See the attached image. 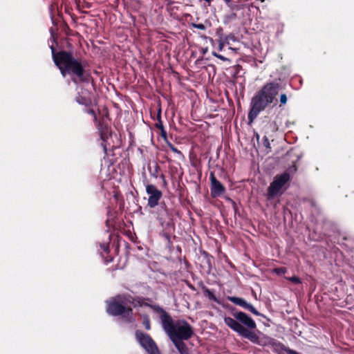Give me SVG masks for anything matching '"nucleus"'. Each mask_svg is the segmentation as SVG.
<instances>
[{
    "label": "nucleus",
    "mask_w": 354,
    "mask_h": 354,
    "mask_svg": "<svg viewBox=\"0 0 354 354\" xmlns=\"http://www.w3.org/2000/svg\"><path fill=\"white\" fill-rule=\"evenodd\" d=\"M287 96L285 93H282L280 95V105L279 106H283L287 103Z\"/></svg>",
    "instance_id": "a211bd4d"
},
{
    "label": "nucleus",
    "mask_w": 354,
    "mask_h": 354,
    "mask_svg": "<svg viewBox=\"0 0 354 354\" xmlns=\"http://www.w3.org/2000/svg\"><path fill=\"white\" fill-rule=\"evenodd\" d=\"M263 145H264L267 149H270V144L269 140H268V138H267V136H264V137L263 138Z\"/></svg>",
    "instance_id": "aec40b11"
},
{
    "label": "nucleus",
    "mask_w": 354,
    "mask_h": 354,
    "mask_svg": "<svg viewBox=\"0 0 354 354\" xmlns=\"http://www.w3.org/2000/svg\"><path fill=\"white\" fill-rule=\"evenodd\" d=\"M242 338L248 339L251 342L260 344V345H266L267 344L270 342V340L268 339H265L264 337H260L259 335H263V333H239Z\"/></svg>",
    "instance_id": "f8f14e48"
},
{
    "label": "nucleus",
    "mask_w": 354,
    "mask_h": 354,
    "mask_svg": "<svg viewBox=\"0 0 354 354\" xmlns=\"http://www.w3.org/2000/svg\"><path fill=\"white\" fill-rule=\"evenodd\" d=\"M136 339L149 354H160L156 343L147 334L136 333Z\"/></svg>",
    "instance_id": "423d86ee"
},
{
    "label": "nucleus",
    "mask_w": 354,
    "mask_h": 354,
    "mask_svg": "<svg viewBox=\"0 0 354 354\" xmlns=\"http://www.w3.org/2000/svg\"><path fill=\"white\" fill-rule=\"evenodd\" d=\"M107 312L113 316L121 315L127 320H129L132 315L131 308L125 307L117 301H113L108 304Z\"/></svg>",
    "instance_id": "39448f33"
},
{
    "label": "nucleus",
    "mask_w": 354,
    "mask_h": 354,
    "mask_svg": "<svg viewBox=\"0 0 354 354\" xmlns=\"http://www.w3.org/2000/svg\"><path fill=\"white\" fill-rule=\"evenodd\" d=\"M146 192L149 196L148 206L151 208L157 206L158 201L162 198V192L158 189L155 185L149 184L146 185Z\"/></svg>",
    "instance_id": "6e6552de"
},
{
    "label": "nucleus",
    "mask_w": 354,
    "mask_h": 354,
    "mask_svg": "<svg viewBox=\"0 0 354 354\" xmlns=\"http://www.w3.org/2000/svg\"><path fill=\"white\" fill-rule=\"evenodd\" d=\"M212 55H213V56H214V57H217V56H218V55H220V54H218V53H216V52H212Z\"/></svg>",
    "instance_id": "bb28decb"
},
{
    "label": "nucleus",
    "mask_w": 354,
    "mask_h": 354,
    "mask_svg": "<svg viewBox=\"0 0 354 354\" xmlns=\"http://www.w3.org/2000/svg\"><path fill=\"white\" fill-rule=\"evenodd\" d=\"M223 47H224V44L223 42H220V44H219V50H222Z\"/></svg>",
    "instance_id": "393cba45"
},
{
    "label": "nucleus",
    "mask_w": 354,
    "mask_h": 354,
    "mask_svg": "<svg viewBox=\"0 0 354 354\" xmlns=\"http://www.w3.org/2000/svg\"><path fill=\"white\" fill-rule=\"evenodd\" d=\"M193 26L199 30H205V26L203 24H193Z\"/></svg>",
    "instance_id": "412c9836"
},
{
    "label": "nucleus",
    "mask_w": 354,
    "mask_h": 354,
    "mask_svg": "<svg viewBox=\"0 0 354 354\" xmlns=\"http://www.w3.org/2000/svg\"><path fill=\"white\" fill-rule=\"evenodd\" d=\"M227 3H229L230 0H224Z\"/></svg>",
    "instance_id": "c85d7f7f"
},
{
    "label": "nucleus",
    "mask_w": 354,
    "mask_h": 354,
    "mask_svg": "<svg viewBox=\"0 0 354 354\" xmlns=\"http://www.w3.org/2000/svg\"><path fill=\"white\" fill-rule=\"evenodd\" d=\"M204 293H205V296H207L209 298V300L218 303L217 298L215 297L214 293L210 290L206 288L204 290Z\"/></svg>",
    "instance_id": "4468645a"
},
{
    "label": "nucleus",
    "mask_w": 354,
    "mask_h": 354,
    "mask_svg": "<svg viewBox=\"0 0 354 354\" xmlns=\"http://www.w3.org/2000/svg\"><path fill=\"white\" fill-rule=\"evenodd\" d=\"M160 315L162 326L165 332H192L191 326L184 320H174L158 305L149 306Z\"/></svg>",
    "instance_id": "7ed1b4c3"
},
{
    "label": "nucleus",
    "mask_w": 354,
    "mask_h": 354,
    "mask_svg": "<svg viewBox=\"0 0 354 354\" xmlns=\"http://www.w3.org/2000/svg\"><path fill=\"white\" fill-rule=\"evenodd\" d=\"M88 113L89 114H91V115H93L94 116V121H95V123H97V117H96V115H95V114L94 111H93V110H92V109H90V110H88Z\"/></svg>",
    "instance_id": "5701e85b"
},
{
    "label": "nucleus",
    "mask_w": 354,
    "mask_h": 354,
    "mask_svg": "<svg viewBox=\"0 0 354 354\" xmlns=\"http://www.w3.org/2000/svg\"><path fill=\"white\" fill-rule=\"evenodd\" d=\"M73 81L74 82H77V81H76V79H75V78H73Z\"/></svg>",
    "instance_id": "c756f323"
},
{
    "label": "nucleus",
    "mask_w": 354,
    "mask_h": 354,
    "mask_svg": "<svg viewBox=\"0 0 354 354\" xmlns=\"http://www.w3.org/2000/svg\"><path fill=\"white\" fill-rule=\"evenodd\" d=\"M280 85L272 82L266 84L252 98L248 120L252 122L269 104L274 102L279 93Z\"/></svg>",
    "instance_id": "f257e3e1"
},
{
    "label": "nucleus",
    "mask_w": 354,
    "mask_h": 354,
    "mask_svg": "<svg viewBox=\"0 0 354 354\" xmlns=\"http://www.w3.org/2000/svg\"><path fill=\"white\" fill-rule=\"evenodd\" d=\"M256 136H257V140H258L259 139V134H258V133H257Z\"/></svg>",
    "instance_id": "cd10ccee"
},
{
    "label": "nucleus",
    "mask_w": 354,
    "mask_h": 354,
    "mask_svg": "<svg viewBox=\"0 0 354 354\" xmlns=\"http://www.w3.org/2000/svg\"><path fill=\"white\" fill-rule=\"evenodd\" d=\"M211 194L213 197L220 196L225 192L224 186L216 178L213 172L210 173Z\"/></svg>",
    "instance_id": "1a4fd4ad"
},
{
    "label": "nucleus",
    "mask_w": 354,
    "mask_h": 354,
    "mask_svg": "<svg viewBox=\"0 0 354 354\" xmlns=\"http://www.w3.org/2000/svg\"><path fill=\"white\" fill-rule=\"evenodd\" d=\"M156 127L161 131V134L163 137H166L167 133L164 129L162 122L161 120H159L158 123H156Z\"/></svg>",
    "instance_id": "dca6fc26"
},
{
    "label": "nucleus",
    "mask_w": 354,
    "mask_h": 354,
    "mask_svg": "<svg viewBox=\"0 0 354 354\" xmlns=\"http://www.w3.org/2000/svg\"><path fill=\"white\" fill-rule=\"evenodd\" d=\"M161 178L163 180L164 183L166 184L167 182H166L165 177L164 174L161 175Z\"/></svg>",
    "instance_id": "a878e982"
},
{
    "label": "nucleus",
    "mask_w": 354,
    "mask_h": 354,
    "mask_svg": "<svg viewBox=\"0 0 354 354\" xmlns=\"http://www.w3.org/2000/svg\"><path fill=\"white\" fill-rule=\"evenodd\" d=\"M262 1H264V0H261Z\"/></svg>",
    "instance_id": "7c9ffc66"
},
{
    "label": "nucleus",
    "mask_w": 354,
    "mask_h": 354,
    "mask_svg": "<svg viewBox=\"0 0 354 354\" xmlns=\"http://www.w3.org/2000/svg\"><path fill=\"white\" fill-rule=\"evenodd\" d=\"M142 324L145 330H149L151 329L150 320L148 317L144 316L142 317Z\"/></svg>",
    "instance_id": "2eb2a0df"
},
{
    "label": "nucleus",
    "mask_w": 354,
    "mask_h": 354,
    "mask_svg": "<svg viewBox=\"0 0 354 354\" xmlns=\"http://www.w3.org/2000/svg\"><path fill=\"white\" fill-rule=\"evenodd\" d=\"M169 147L174 153H176L179 156V158L184 157L181 151H179L177 148H176L173 145L169 144Z\"/></svg>",
    "instance_id": "f3484780"
},
{
    "label": "nucleus",
    "mask_w": 354,
    "mask_h": 354,
    "mask_svg": "<svg viewBox=\"0 0 354 354\" xmlns=\"http://www.w3.org/2000/svg\"><path fill=\"white\" fill-rule=\"evenodd\" d=\"M225 324L235 332H246L242 326L237 322L236 319L231 317H225L224 319Z\"/></svg>",
    "instance_id": "ddd939ff"
},
{
    "label": "nucleus",
    "mask_w": 354,
    "mask_h": 354,
    "mask_svg": "<svg viewBox=\"0 0 354 354\" xmlns=\"http://www.w3.org/2000/svg\"><path fill=\"white\" fill-rule=\"evenodd\" d=\"M50 50L53 61L63 77L68 74L83 80L84 69L79 59H75L69 52L62 50L57 53L53 46Z\"/></svg>",
    "instance_id": "f03ea898"
},
{
    "label": "nucleus",
    "mask_w": 354,
    "mask_h": 354,
    "mask_svg": "<svg viewBox=\"0 0 354 354\" xmlns=\"http://www.w3.org/2000/svg\"><path fill=\"white\" fill-rule=\"evenodd\" d=\"M274 272L277 274H283L286 272V269L285 268H278L274 269Z\"/></svg>",
    "instance_id": "6ab92c4d"
},
{
    "label": "nucleus",
    "mask_w": 354,
    "mask_h": 354,
    "mask_svg": "<svg viewBox=\"0 0 354 354\" xmlns=\"http://www.w3.org/2000/svg\"><path fill=\"white\" fill-rule=\"evenodd\" d=\"M217 58L220 59L222 61H227V60H228L227 58H226L225 57L223 56L222 55H219L218 56H217Z\"/></svg>",
    "instance_id": "b1692460"
},
{
    "label": "nucleus",
    "mask_w": 354,
    "mask_h": 354,
    "mask_svg": "<svg viewBox=\"0 0 354 354\" xmlns=\"http://www.w3.org/2000/svg\"><path fill=\"white\" fill-rule=\"evenodd\" d=\"M234 318L250 329H254L256 327L254 321L247 314L243 312H238L234 314Z\"/></svg>",
    "instance_id": "9b49d317"
},
{
    "label": "nucleus",
    "mask_w": 354,
    "mask_h": 354,
    "mask_svg": "<svg viewBox=\"0 0 354 354\" xmlns=\"http://www.w3.org/2000/svg\"><path fill=\"white\" fill-rule=\"evenodd\" d=\"M290 178V174L286 171L280 175H277L268 188V197L274 198L279 194L281 189L288 183Z\"/></svg>",
    "instance_id": "20e7f679"
},
{
    "label": "nucleus",
    "mask_w": 354,
    "mask_h": 354,
    "mask_svg": "<svg viewBox=\"0 0 354 354\" xmlns=\"http://www.w3.org/2000/svg\"><path fill=\"white\" fill-rule=\"evenodd\" d=\"M288 279L295 283H301V280L299 277H296V276H293V277H291L290 278H288Z\"/></svg>",
    "instance_id": "4be33fe9"
},
{
    "label": "nucleus",
    "mask_w": 354,
    "mask_h": 354,
    "mask_svg": "<svg viewBox=\"0 0 354 354\" xmlns=\"http://www.w3.org/2000/svg\"><path fill=\"white\" fill-rule=\"evenodd\" d=\"M227 299L232 303L241 306L242 308L249 310L256 315H259L260 313L254 308V307L250 303H248L244 299L236 297H227Z\"/></svg>",
    "instance_id": "9d476101"
},
{
    "label": "nucleus",
    "mask_w": 354,
    "mask_h": 354,
    "mask_svg": "<svg viewBox=\"0 0 354 354\" xmlns=\"http://www.w3.org/2000/svg\"><path fill=\"white\" fill-rule=\"evenodd\" d=\"M193 333H168L170 339L173 342L180 354H187V349L183 340L192 337Z\"/></svg>",
    "instance_id": "0eeeda50"
}]
</instances>
